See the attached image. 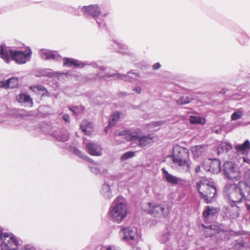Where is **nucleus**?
<instances>
[{
    "mask_svg": "<svg viewBox=\"0 0 250 250\" xmlns=\"http://www.w3.org/2000/svg\"><path fill=\"white\" fill-rule=\"evenodd\" d=\"M31 55L32 51L29 47L24 51H20L0 45V58L6 63L9 62L12 59L18 64H24L30 60Z\"/></svg>",
    "mask_w": 250,
    "mask_h": 250,
    "instance_id": "1",
    "label": "nucleus"
},
{
    "mask_svg": "<svg viewBox=\"0 0 250 250\" xmlns=\"http://www.w3.org/2000/svg\"><path fill=\"white\" fill-rule=\"evenodd\" d=\"M172 161L173 167L178 171H188L191 164L188 149L178 145L174 146Z\"/></svg>",
    "mask_w": 250,
    "mask_h": 250,
    "instance_id": "2",
    "label": "nucleus"
},
{
    "mask_svg": "<svg viewBox=\"0 0 250 250\" xmlns=\"http://www.w3.org/2000/svg\"><path fill=\"white\" fill-rule=\"evenodd\" d=\"M127 213V206L123 199L116 198L109 209L110 219L117 223L121 222Z\"/></svg>",
    "mask_w": 250,
    "mask_h": 250,
    "instance_id": "3",
    "label": "nucleus"
},
{
    "mask_svg": "<svg viewBox=\"0 0 250 250\" xmlns=\"http://www.w3.org/2000/svg\"><path fill=\"white\" fill-rule=\"evenodd\" d=\"M197 187L201 197L207 203H210L216 193L215 187L204 180L201 181L197 184Z\"/></svg>",
    "mask_w": 250,
    "mask_h": 250,
    "instance_id": "4",
    "label": "nucleus"
},
{
    "mask_svg": "<svg viewBox=\"0 0 250 250\" xmlns=\"http://www.w3.org/2000/svg\"><path fill=\"white\" fill-rule=\"evenodd\" d=\"M142 208L149 214L155 217H160L167 214L165 206L154 202H147L142 205Z\"/></svg>",
    "mask_w": 250,
    "mask_h": 250,
    "instance_id": "5",
    "label": "nucleus"
},
{
    "mask_svg": "<svg viewBox=\"0 0 250 250\" xmlns=\"http://www.w3.org/2000/svg\"><path fill=\"white\" fill-rule=\"evenodd\" d=\"M1 250H16L19 245V242L13 234L4 233L0 239Z\"/></svg>",
    "mask_w": 250,
    "mask_h": 250,
    "instance_id": "6",
    "label": "nucleus"
},
{
    "mask_svg": "<svg viewBox=\"0 0 250 250\" xmlns=\"http://www.w3.org/2000/svg\"><path fill=\"white\" fill-rule=\"evenodd\" d=\"M225 175L229 178L238 180L240 177V171L237 166L232 162H226L224 164Z\"/></svg>",
    "mask_w": 250,
    "mask_h": 250,
    "instance_id": "7",
    "label": "nucleus"
},
{
    "mask_svg": "<svg viewBox=\"0 0 250 250\" xmlns=\"http://www.w3.org/2000/svg\"><path fill=\"white\" fill-rule=\"evenodd\" d=\"M120 235L124 241L133 243L137 238V230L131 227L123 228L120 231Z\"/></svg>",
    "mask_w": 250,
    "mask_h": 250,
    "instance_id": "8",
    "label": "nucleus"
},
{
    "mask_svg": "<svg viewBox=\"0 0 250 250\" xmlns=\"http://www.w3.org/2000/svg\"><path fill=\"white\" fill-rule=\"evenodd\" d=\"M99 77L101 78H108L109 77H113L115 78L120 79L125 81H129L130 82H134L138 81L139 78V75L137 73L134 72H128L127 75L122 74H117L113 75H109L108 73L103 74L102 72H99L98 73Z\"/></svg>",
    "mask_w": 250,
    "mask_h": 250,
    "instance_id": "9",
    "label": "nucleus"
},
{
    "mask_svg": "<svg viewBox=\"0 0 250 250\" xmlns=\"http://www.w3.org/2000/svg\"><path fill=\"white\" fill-rule=\"evenodd\" d=\"M157 140V137L153 134H150L146 136L137 135L135 139V143L140 147H144L148 144L155 142Z\"/></svg>",
    "mask_w": 250,
    "mask_h": 250,
    "instance_id": "10",
    "label": "nucleus"
},
{
    "mask_svg": "<svg viewBox=\"0 0 250 250\" xmlns=\"http://www.w3.org/2000/svg\"><path fill=\"white\" fill-rule=\"evenodd\" d=\"M229 198L230 200L234 203L240 202L241 200L244 198L241 192L238 190L237 185L234 184L231 186L229 193Z\"/></svg>",
    "mask_w": 250,
    "mask_h": 250,
    "instance_id": "11",
    "label": "nucleus"
},
{
    "mask_svg": "<svg viewBox=\"0 0 250 250\" xmlns=\"http://www.w3.org/2000/svg\"><path fill=\"white\" fill-rule=\"evenodd\" d=\"M86 151L91 155L101 156L102 154L101 146L94 143H89L85 146Z\"/></svg>",
    "mask_w": 250,
    "mask_h": 250,
    "instance_id": "12",
    "label": "nucleus"
},
{
    "mask_svg": "<svg viewBox=\"0 0 250 250\" xmlns=\"http://www.w3.org/2000/svg\"><path fill=\"white\" fill-rule=\"evenodd\" d=\"M238 186V190L241 192L243 197L247 199H250V185L246 183L244 181L239 182Z\"/></svg>",
    "mask_w": 250,
    "mask_h": 250,
    "instance_id": "13",
    "label": "nucleus"
},
{
    "mask_svg": "<svg viewBox=\"0 0 250 250\" xmlns=\"http://www.w3.org/2000/svg\"><path fill=\"white\" fill-rule=\"evenodd\" d=\"M226 216L230 219H235L239 217L240 214V208L236 205L229 206L226 212Z\"/></svg>",
    "mask_w": 250,
    "mask_h": 250,
    "instance_id": "14",
    "label": "nucleus"
},
{
    "mask_svg": "<svg viewBox=\"0 0 250 250\" xmlns=\"http://www.w3.org/2000/svg\"><path fill=\"white\" fill-rule=\"evenodd\" d=\"M137 134H134L130 130H124L122 131H116L115 132V135L117 136H122L127 140H131L132 146L135 143V139Z\"/></svg>",
    "mask_w": 250,
    "mask_h": 250,
    "instance_id": "15",
    "label": "nucleus"
},
{
    "mask_svg": "<svg viewBox=\"0 0 250 250\" xmlns=\"http://www.w3.org/2000/svg\"><path fill=\"white\" fill-rule=\"evenodd\" d=\"M82 10L84 14H87L92 17H97L100 14L99 7L96 5H91L87 6H83Z\"/></svg>",
    "mask_w": 250,
    "mask_h": 250,
    "instance_id": "16",
    "label": "nucleus"
},
{
    "mask_svg": "<svg viewBox=\"0 0 250 250\" xmlns=\"http://www.w3.org/2000/svg\"><path fill=\"white\" fill-rule=\"evenodd\" d=\"M41 55L42 59L44 60H58L61 58L60 55L56 52L46 50H42L41 51Z\"/></svg>",
    "mask_w": 250,
    "mask_h": 250,
    "instance_id": "17",
    "label": "nucleus"
},
{
    "mask_svg": "<svg viewBox=\"0 0 250 250\" xmlns=\"http://www.w3.org/2000/svg\"><path fill=\"white\" fill-rule=\"evenodd\" d=\"M162 171L164 174V178L169 183L172 185H176L181 181L180 178L169 173L165 168H162Z\"/></svg>",
    "mask_w": 250,
    "mask_h": 250,
    "instance_id": "18",
    "label": "nucleus"
},
{
    "mask_svg": "<svg viewBox=\"0 0 250 250\" xmlns=\"http://www.w3.org/2000/svg\"><path fill=\"white\" fill-rule=\"evenodd\" d=\"M235 148L239 154L247 155L250 149V142L246 140L243 144L236 146Z\"/></svg>",
    "mask_w": 250,
    "mask_h": 250,
    "instance_id": "19",
    "label": "nucleus"
},
{
    "mask_svg": "<svg viewBox=\"0 0 250 250\" xmlns=\"http://www.w3.org/2000/svg\"><path fill=\"white\" fill-rule=\"evenodd\" d=\"M101 194L106 199H109L112 196L111 185L107 183H105L102 187Z\"/></svg>",
    "mask_w": 250,
    "mask_h": 250,
    "instance_id": "20",
    "label": "nucleus"
},
{
    "mask_svg": "<svg viewBox=\"0 0 250 250\" xmlns=\"http://www.w3.org/2000/svg\"><path fill=\"white\" fill-rule=\"evenodd\" d=\"M81 128L84 134L87 135H90L93 131L92 124L86 120H84L82 122Z\"/></svg>",
    "mask_w": 250,
    "mask_h": 250,
    "instance_id": "21",
    "label": "nucleus"
},
{
    "mask_svg": "<svg viewBox=\"0 0 250 250\" xmlns=\"http://www.w3.org/2000/svg\"><path fill=\"white\" fill-rule=\"evenodd\" d=\"M209 166L208 170L213 173H218L221 170V163L219 160L214 159L210 161Z\"/></svg>",
    "mask_w": 250,
    "mask_h": 250,
    "instance_id": "22",
    "label": "nucleus"
},
{
    "mask_svg": "<svg viewBox=\"0 0 250 250\" xmlns=\"http://www.w3.org/2000/svg\"><path fill=\"white\" fill-rule=\"evenodd\" d=\"M63 64L67 66H79L83 67L84 66V64L77 60L70 58H64Z\"/></svg>",
    "mask_w": 250,
    "mask_h": 250,
    "instance_id": "23",
    "label": "nucleus"
},
{
    "mask_svg": "<svg viewBox=\"0 0 250 250\" xmlns=\"http://www.w3.org/2000/svg\"><path fill=\"white\" fill-rule=\"evenodd\" d=\"M17 101L21 103H28L32 105L33 102L30 96L25 94H20L16 96Z\"/></svg>",
    "mask_w": 250,
    "mask_h": 250,
    "instance_id": "24",
    "label": "nucleus"
},
{
    "mask_svg": "<svg viewBox=\"0 0 250 250\" xmlns=\"http://www.w3.org/2000/svg\"><path fill=\"white\" fill-rule=\"evenodd\" d=\"M120 113L118 112L114 113L111 116L109 120V124L105 129V131H107V129L113 126L119 120L120 118Z\"/></svg>",
    "mask_w": 250,
    "mask_h": 250,
    "instance_id": "25",
    "label": "nucleus"
},
{
    "mask_svg": "<svg viewBox=\"0 0 250 250\" xmlns=\"http://www.w3.org/2000/svg\"><path fill=\"white\" fill-rule=\"evenodd\" d=\"M191 150L194 156L199 157L205 151V149L202 146H196L192 147Z\"/></svg>",
    "mask_w": 250,
    "mask_h": 250,
    "instance_id": "26",
    "label": "nucleus"
},
{
    "mask_svg": "<svg viewBox=\"0 0 250 250\" xmlns=\"http://www.w3.org/2000/svg\"><path fill=\"white\" fill-rule=\"evenodd\" d=\"M217 212L218 209L216 208L208 206L203 212V215L205 218H207L209 216H213Z\"/></svg>",
    "mask_w": 250,
    "mask_h": 250,
    "instance_id": "27",
    "label": "nucleus"
},
{
    "mask_svg": "<svg viewBox=\"0 0 250 250\" xmlns=\"http://www.w3.org/2000/svg\"><path fill=\"white\" fill-rule=\"evenodd\" d=\"M30 88L34 92L39 94L45 95L47 92L46 89L42 85H33Z\"/></svg>",
    "mask_w": 250,
    "mask_h": 250,
    "instance_id": "28",
    "label": "nucleus"
},
{
    "mask_svg": "<svg viewBox=\"0 0 250 250\" xmlns=\"http://www.w3.org/2000/svg\"><path fill=\"white\" fill-rule=\"evenodd\" d=\"M232 148L231 146L226 142L222 143L218 148V153H223L224 152H227Z\"/></svg>",
    "mask_w": 250,
    "mask_h": 250,
    "instance_id": "29",
    "label": "nucleus"
},
{
    "mask_svg": "<svg viewBox=\"0 0 250 250\" xmlns=\"http://www.w3.org/2000/svg\"><path fill=\"white\" fill-rule=\"evenodd\" d=\"M8 88H15L19 84V80L16 77L12 78L7 80Z\"/></svg>",
    "mask_w": 250,
    "mask_h": 250,
    "instance_id": "30",
    "label": "nucleus"
},
{
    "mask_svg": "<svg viewBox=\"0 0 250 250\" xmlns=\"http://www.w3.org/2000/svg\"><path fill=\"white\" fill-rule=\"evenodd\" d=\"M53 136L59 141L65 142L69 138V135L67 132L65 131L61 134L54 133Z\"/></svg>",
    "mask_w": 250,
    "mask_h": 250,
    "instance_id": "31",
    "label": "nucleus"
},
{
    "mask_svg": "<svg viewBox=\"0 0 250 250\" xmlns=\"http://www.w3.org/2000/svg\"><path fill=\"white\" fill-rule=\"evenodd\" d=\"M193 99L191 97L183 96L181 97H180L177 100V104L179 105H183L185 104H187L189 103Z\"/></svg>",
    "mask_w": 250,
    "mask_h": 250,
    "instance_id": "32",
    "label": "nucleus"
},
{
    "mask_svg": "<svg viewBox=\"0 0 250 250\" xmlns=\"http://www.w3.org/2000/svg\"><path fill=\"white\" fill-rule=\"evenodd\" d=\"M189 121L191 124H204L205 122V118L193 116H190Z\"/></svg>",
    "mask_w": 250,
    "mask_h": 250,
    "instance_id": "33",
    "label": "nucleus"
},
{
    "mask_svg": "<svg viewBox=\"0 0 250 250\" xmlns=\"http://www.w3.org/2000/svg\"><path fill=\"white\" fill-rule=\"evenodd\" d=\"M170 234L168 231L162 233L159 237V241L161 243L165 244L169 239Z\"/></svg>",
    "mask_w": 250,
    "mask_h": 250,
    "instance_id": "34",
    "label": "nucleus"
},
{
    "mask_svg": "<svg viewBox=\"0 0 250 250\" xmlns=\"http://www.w3.org/2000/svg\"><path fill=\"white\" fill-rule=\"evenodd\" d=\"M243 115V112L241 109H239L235 112H233L231 116L232 120L235 121L240 119Z\"/></svg>",
    "mask_w": 250,
    "mask_h": 250,
    "instance_id": "35",
    "label": "nucleus"
},
{
    "mask_svg": "<svg viewBox=\"0 0 250 250\" xmlns=\"http://www.w3.org/2000/svg\"><path fill=\"white\" fill-rule=\"evenodd\" d=\"M135 155V153L132 151H128L123 154L121 159L123 161L126 160L129 158H132Z\"/></svg>",
    "mask_w": 250,
    "mask_h": 250,
    "instance_id": "36",
    "label": "nucleus"
},
{
    "mask_svg": "<svg viewBox=\"0 0 250 250\" xmlns=\"http://www.w3.org/2000/svg\"><path fill=\"white\" fill-rule=\"evenodd\" d=\"M90 168L91 171L96 174L103 172L101 171V169H100L99 166L97 165H94L93 166L90 167Z\"/></svg>",
    "mask_w": 250,
    "mask_h": 250,
    "instance_id": "37",
    "label": "nucleus"
},
{
    "mask_svg": "<svg viewBox=\"0 0 250 250\" xmlns=\"http://www.w3.org/2000/svg\"><path fill=\"white\" fill-rule=\"evenodd\" d=\"M0 87L3 88L4 89H8L7 80L0 81Z\"/></svg>",
    "mask_w": 250,
    "mask_h": 250,
    "instance_id": "38",
    "label": "nucleus"
},
{
    "mask_svg": "<svg viewBox=\"0 0 250 250\" xmlns=\"http://www.w3.org/2000/svg\"><path fill=\"white\" fill-rule=\"evenodd\" d=\"M164 122L163 121H160L157 122L152 123L149 125L152 127H154L155 126H159L163 125Z\"/></svg>",
    "mask_w": 250,
    "mask_h": 250,
    "instance_id": "39",
    "label": "nucleus"
},
{
    "mask_svg": "<svg viewBox=\"0 0 250 250\" xmlns=\"http://www.w3.org/2000/svg\"><path fill=\"white\" fill-rule=\"evenodd\" d=\"M132 90L133 92H134L135 93L138 94H140L141 93V92H142V88L140 86H135L134 87L133 89H132Z\"/></svg>",
    "mask_w": 250,
    "mask_h": 250,
    "instance_id": "40",
    "label": "nucleus"
},
{
    "mask_svg": "<svg viewBox=\"0 0 250 250\" xmlns=\"http://www.w3.org/2000/svg\"><path fill=\"white\" fill-rule=\"evenodd\" d=\"M244 178L246 181L250 183V169L245 172Z\"/></svg>",
    "mask_w": 250,
    "mask_h": 250,
    "instance_id": "41",
    "label": "nucleus"
},
{
    "mask_svg": "<svg viewBox=\"0 0 250 250\" xmlns=\"http://www.w3.org/2000/svg\"><path fill=\"white\" fill-rule=\"evenodd\" d=\"M63 119L66 122H69V117L67 114H64L62 116Z\"/></svg>",
    "mask_w": 250,
    "mask_h": 250,
    "instance_id": "42",
    "label": "nucleus"
},
{
    "mask_svg": "<svg viewBox=\"0 0 250 250\" xmlns=\"http://www.w3.org/2000/svg\"><path fill=\"white\" fill-rule=\"evenodd\" d=\"M160 66H161L159 62H157V63H155L153 65V68L154 69H158L160 67Z\"/></svg>",
    "mask_w": 250,
    "mask_h": 250,
    "instance_id": "43",
    "label": "nucleus"
},
{
    "mask_svg": "<svg viewBox=\"0 0 250 250\" xmlns=\"http://www.w3.org/2000/svg\"><path fill=\"white\" fill-rule=\"evenodd\" d=\"M22 250H35L33 248L29 247V246H26L24 249H23Z\"/></svg>",
    "mask_w": 250,
    "mask_h": 250,
    "instance_id": "44",
    "label": "nucleus"
},
{
    "mask_svg": "<svg viewBox=\"0 0 250 250\" xmlns=\"http://www.w3.org/2000/svg\"><path fill=\"white\" fill-rule=\"evenodd\" d=\"M75 153L76 154H77V155H79L80 157H83V155H82V154H81V151H80V150H78V149H76V150H75Z\"/></svg>",
    "mask_w": 250,
    "mask_h": 250,
    "instance_id": "45",
    "label": "nucleus"
},
{
    "mask_svg": "<svg viewBox=\"0 0 250 250\" xmlns=\"http://www.w3.org/2000/svg\"><path fill=\"white\" fill-rule=\"evenodd\" d=\"M4 233L2 232V230L0 227V240L1 239V236L4 235Z\"/></svg>",
    "mask_w": 250,
    "mask_h": 250,
    "instance_id": "46",
    "label": "nucleus"
},
{
    "mask_svg": "<svg viewBox=\"0 0 250 250\" xmlns=\"http://www.w3.org/2000/svg\"><path fill=\"white\" fill-rule=\"evenodd\" d=\"M200 170V167H197L195 169V171L196 172H198Z\"/></svg>",
    "mask_w": 250,
    "mask_h": 250,
    "instance_id": "47",
    "label": "nucleus"
},
{
    "mask_svg": "<svg viewBox=\"0 0 250 250\" xmlns=\"http://www.w3.org/2000/svg\"><path fill=\"white\" fill-rule=\"evenodd\" d=\"M213 227H214V226H209V228H210L209 229L210 230H211L212 229H214V228H213Z\"/></svg>",
    "mask_w": 250,
    "mask_h": 250,
    "instance_id": "48",
    "label": "nucleus"
},
{
    "mask_svg": "<svg viewBox=\"0 0 250 250\" xmlns=\"http://www.w3.org/2000/svg\"><path fill=\"white\" fill-rule=\"evenodd\" d=\"M99 69L101 70H104V68L102 67V66H100Z\"/></svg>",
    "mask_w": 250,
    "mask_h": 250,
    "instance_id": "49",
    "label": "nucleus"
},
{
    "mask_svg": "<svg viewBox=\"0 0 250 250\" xmlns=\"http://www.w3.org/2000/svg\"><path fill=\"white\" fill-rule=\"evenodd\" d=\"M132 250H140V249H139L138 248H133Z\"/></svg>",
    "mask_w": 250,
    "mask_h": 250,
    "instance_id": "50",
    "label": "nucleus"
},
{
    "mask_svg": "<svg viewBox=\"0 0 250 250\" xmlns=\"http://www.w3.org/2000/svg\"><path fill=\"white\" fill-rule=\"evenodd\" d=\"M76 109H77V108H76V107H75V110H72V109H71V110H72L74 112H75V113H76Z\"/></svg>",
    "mask_w": 250,
    "mask_h": 250,
    "instance_id": "51",
    "label": "nucleus"
},
{
    "mask_svg": "<svg viewBox=\"0 0 250 250\" xmlns=\"http://www.w3.org/2000/svg\"><path fill=\"white\" fill-rule=\"evenodd\" d=\"M123 47L124 49H126L127 48L126 46L125 45H123Z\"/></svg>",
    "mask_w": 250,
    "mask_h": 250,
    "instance_id": "52",
    "label": "nucleus"
},
{
    "mask_svg": "<svg viewBox=\"0 0 250 250\" xmlns=\"http://www.w3.org/2000/svg\"><path fill=\"white\" fill-rule=\"evenodd\" d=\"M244 162H248L247 161H246V159L245 158H244Z\"/></svg>",
    "mask_w": 250,
    "mask_h": 250,
    "instance_id": "53",
    "label": "nucleus"
},
{
    "mask_svg": "<svg viewBox=\"0 0 250 250\" xmlns=\"http://www.w3.org/2000/svg\"><path fill=\"white\" fill-rule=\"evenodd\" d=\"M213 233H210L209 234V235H213Z\"/></svg>",
    "mask_w": 250,
    "mask_h": 250,
    "instance_id": "54",
    "label": "nucleus"
},
{
    "mask_svg": "<svg viewBox=\"0 0 250 250\" xmlns=\"http://www.w3.org/2000/svg\"><path fill=\"white\" fill-rule=\"evenodd\" d=\"M249 210H250V208H249Z\"/></svg>",
    "mask_w": 250,
    "mask_h": 250,
    "instance_id": "55",
    "label": "nucleus"
}]
</instances>
